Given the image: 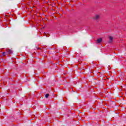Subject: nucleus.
<instances>
[{
  "label": "nucleus",
  "mask_w": 126,
  "mask_h": 126,
  "mask_svg": "<svg viewBox=\"0 0 126 126\" xmlns=\"http://www.w3.org/2000/svg\"><path fill=\"white\" fill-rule=\"evenodd\" d=\"M6 52L8 54H12V50H11L10 49H7Z\"/></svg>",
  "instance_id": "1"
},
{
  "label": "nucleus",
  "mask_w": 126,
  "mask_h": 126,
  "mask_svg": "<svg viewBox=\"0 0 126 126\" xmlns=\"http://www.w3.org/2000/svg\"><path fill=\"white\" fill-rule=\"evenodd\" d=\"M96 42L98 44L101 43L102 42V38H98L96 40Z\"/></svg>",
  "instance_id": "2"
},
{
  "label": "nucleus",
  "mask_w": 126,
  "mask_h": 126,
  "mask_svg": "<svg viewBox=\"0 0 126 126\" xmlns=\"http://www.w3.org/2000/svg\"><path fill=\"white\" fill-rule=\"evenodd\" d=\"M110 43H112L113 41V37L109 36Z\"/></svg>",
  "instance_id": "3"
},
{
  "label": "nucleus",
  "mask_w": 126,
  "mask_h": 126,
  "mask_svg": "<svg viewBox=\"0 0 126 126\" xmlns=\"http://www.w3.org/2000/svg\"><path fill=\"white\" fill-rule=\"evenodd\" d=\"M99 17H100V16L98 15H96L95 16V19H98V18H99Z\"/></svg>",
  "instance_id": "4"
},
{
  "label": "nucleus",
  "mask_w": 126,
  "mask_h": 126,
  "mask_svg": "<svg viewBox=\"0 0 126 126\" xmlns=\"http://www.w3.org/2000/svg\"><path fill=\"white\" fill-rule=\"evenodd\" d=\"M49 95L48 94H47L45 95L46 98H48V97H49Z\"/></svg>",
  "instance_id": "5"
},
{
  "label": "nucleus",
  "mask_w": 126,
  "mask_h": 126,
  "mask_svg": "<svg viewBox=\"0 0 126 126\" xmlns=\"http://www.w3.org/2000/svg\"><path fill=\"white\" fill-rule=\"evenodd\" d=\"M2 56H5L6 55L5 52H2Z\"/></svg>",
  "instance_id": "6"
}]
</instances>
